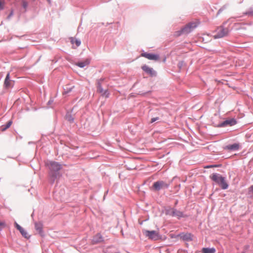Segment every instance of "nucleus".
Listing matches in <instances>:
<instances>
[{
	"instance_id": "f257e3e1",
	"label": "nucleus",
	"mask_w": 253,
	"mask_h": 253,
	"mask_svg": "<svg viewBox=\"0 0 253 253\" xmlns=\"http://www.w3.org/2000/svg\"><path fill=\"white\" fill-rule=\"evenodd\" d=\"M45 166L49 170L48 172L49 182L53 184L57 178L62 176L60 170L62 169V166L58 162L49 161L45 163Z\"/></svg>"
},
{
	"instance_id": "f03ea898",
	"label": "nucleus",
	"mask_w": 253,
	"mask_h": 253,
	"mask_svg": "<svg viewBox=\"0 0 253 253\" xmlns=\"http://www.w3.org/2000/svg\"><path fill=\"white\" fill-rule=\"evenodd\" d=\"M177 179L179 180V178L175 176L168 182L161 180L156 181L153 183L151 190L154 192H158L161 190L167 189L173 181Z\"/></svg>"
},
{
	"instance_id": "7ed1b4c3",
	"label": "nucleus",
	"mask_w": 253,
	"mask_h": 253,
	"mask_svg": "<svg viewBox=\"0 0 253 253\" xmlns=\"http://www.w3.org/2000/svg\"><path fill=\"white\" fill-rule=\"evenodd\" d=\"M237 120L234 118H228L218 124H213L215 127H225L227 126H232L237 124Z\"/></svg>"
},
{
	"instance_id": "20e7f679",
	"label": "nucleus",
	"mask_w": 253,
	"mask_h": 253,
	"mask_svg": "<svg viewBox=\"0 0 253 253\" xmlns=\"http://www.w3.org/2000/svg\"><path fill=\"white\" fill-rule=\"evenodd\" d=\"M143 234L149 239L152 241H158L159 237V232L158 231L152 230H143Z\"/></svg>"
},
{
	"instance_id": "39448f33",
	"label": "nucleus",
	"mask_w": 253,
	"mask_h": 253,
	"mask_svg": "<svg viewBox=\"0 0 253 253\" xmlns=\"http://www.w3.org/2000/svg\"><path fill=\"white\" fill-rule=\"evenodd\" d=\"M198 23V22H191L182 27L181 29L183 35H188L195 28L197 27Z\"/></svg>"
},
{
	"instance_id": "423d86ee",
	"label": "nucleus",
	"mask_w": 253,
	"mask_h": 253,
	"mask_svg": "<svg viewBox=\"0 0 253 253\" xmlns=\"http://www.w3.org/2000/svg\"><path fill=\"white\" fill-rule=\"evenodd\" d=\"M230 31L228 28H225L223 25H221L218 29L216 34L214 35V38L215 39H220L227 36Z\"/></svg>"
},
{
	"instance_id": "0eeeda50",
	"label": "nucleus",
	"mask_w": 253,
	"mask_h": 253,
	"mask_svg": "<svg viewBox=\"0 0 253 253\" xmlns=\"http://www.w3.org/2000/svg\"><path fill=\"white\" fill-rule=\"evenodd\" d=\"M141 56L144 57L149 60L155 61L159 60L160 59L159 54L153 52H145L144 50H142L141 53Z\"/></svg>"
},
{
	"instance_id": "6e6552de",
	"label": "nucleus",
	"mask_w": 253,
	"mask_h": 253,
	"mask_svg": "<svg viewBox=\"0 0 253 253\" xmlns=\"http://www.w3.org/2000/svg\"><path fill=\"white\" fill-rule=\"evenodd\" d=\"M141 68L143 72L151 78L156 77L157 76V71H156L153 68L150 67L146 64L143 65Z\"/></svg>"
},
{
	"instance_id": "1a4fd4ad",
	"label": "nucleus",
	"mask_w": 253,
	"mask_h": 253,
	"mask_svg": "<svg viewBox=\"0 0 253 253\" xmlns=\"http://www.w3.org/2000/svg\"><path fill=\"white\" fill-rule=\"evenodd\" d=\"M14 227L19 231L22 236L26 239H30L31 235H29L28 233L25 230L24 228H23L21 225H20L16 221L14 222Z\"/></svg>"
},
{
	"instance_id": "9d476101",
	"label": "nucleus",
	"mask_w": 253,
	"mask_h": 253,
	"mask_svg": "<svg viewBox=\"0 0 253 253\" xmlns=\"http://www.w3.org/2000/svg\"><path fill=\"white\" fill-rule=\"evenodd\" d=\"M179 239L184 242H190L193 240L194 235L189 232H182L178 234Z\"/></svg>"
},
{
	"instance_id": "9b49d317",
	"label": "nucleus",
	"mask_w": 253,
	"mask_h": 253,
	"mask_svg": "<svg viewBox=\"0 0 253 253\" xmlns=\"http://www.w3.org/2000/svg\"><path fill=\"white\" fill-rule=\"evenodd\" d=\"M14 85V81L10 79V73L8 72L4 79L3 86L5 88L8 89L13 87Z\"/></svg>"
},
{
	"instance_id": "f8f14e48",
	"label": "nucleus",
	"mask_w": 253,
	"mask_h": 253,
	"mask_svg": "<svg viewBox=\"0 0 253 253\" xmlns=\"http://www.w3.org/2000/svg\"><path fill=\"white\" fill-rule=\"evenodd\" d=\"M171 216L175 217L178 219H181L182 218L187 217L188 215L183 213V212L177 210L174 208H172L171 211Z\"/></svg>"
},
{
	"instance_id": "ddd939ff",
	"label": "nucleus",
	"mask_w": 253,
	"mask_h": 253,
	"mask_svg": "<svg viewBox=\"0 0 253 253\" xmlns=\"http://www.w3.org/2000/svg\"><path fill=\"white\" fill-rule=\"evenodd\" d=\"M35 229L39 234V235L42 238L45 237V233L43 230V224L41 222H36L35 223Z\"/></svg>"
},
{
	"instance_id": "4468645a",
	"label": "nucleus",
	"mask_w": 253,
	"mask_h": 253,
	"mask_svg": "<svg viewBox=\"0 0 253 253\" xmlns=\"http://www.w3.org/2000/svg\"><path fill=\"white\" fill-rule=\"evenodd\" d=\"M225 176H222L219 173L214 172L210 175V178L216 184H218Z\"/></svg>"
},
{
	"instance_id": "2eb2a0df",
	"label": "nucleus",
	"mask_w": 253,
	"mask_h": 253,
	"mask_svg": "<svg viewBox=\"0 0 253 253\" xmlns=\"http://www.w3.org/2000/svg\"><path fill=\"white\" fill-rule=\"evenodd\" d=\"M74 107L70 110L66 111V115L65 116V119L68 121L70 124H73L74 123L75 119L72 115L73 112Z\"/></svg>"
},
{
	"instance_id": "dca6fc26",
	"label": "nucleus",
	"mask_w": 253,
	"mask_h": 253,
	"mask_svg": "<svg viewBox=\"0 0 253 253\" xmlns=\"http://www.w3.org/2000/svg\"><path fill=\"white\" fill-rule=\"evenodd\" d=\"M103 237L100 233L95 235L91 240L92 245H96L104 242Z\"/></svg>"
},
{
	"instance_id": "f3484780",
	"label": "nucleus",
	"mask_w": 253,
	"mask_h": 253,
	"mask_svg": "<svg viewBox=\"0 0 253 253\" xmlns=\"http://www.w3.org/2000/svg\"><path fill=\"white\" fill-rule=\"evenodd\" d=\"M240 147L239 143H234L226 145L223 147L224 150H228L231 151H236L239 149Z\"/></svg>"
},
{
	"instance_id": "a211bd4d",
	"label": "nucleus",
	"mask_w": 253,
	"mask_h": 253,
	"mask_svg": "<svg viewBox=\"0 0 253 253\" xmlns=\"http://www.w3.org/2000/svg\"><path fill=\"white\" fill-rule=\"evenodd\" d=\"M90 60L88 58L85 59L84 61H80L76 63V65L78 67L83 68L86 65H88L90 64Z\"/></svg>"
},
{
	"instance_id": "6ab92c4d",
	"label": "nucleus",
	"mask_w": 253,
	"mask_h": 253,
	"mask_svg": "<svg viewBox=\"0 0 253 253\" xmlns=\"http://www.w3.org/2000/svg\"><path fill=\"white\" fill-rule=\"evenodd\" d=\"M219 186L222 190H226L229 188V185L226 181V178L225 177L222 180H221L220 182L218 184Z\"/></svg>"
},
{
	"instance_id": "aec40b11",
	"label": "nucleus",
	"mask_w": 253,
	"mask_h": 253,
	"mask_svg": "<svg viewBox=\"0 0 253 253\" xmlns=\"http://www.w3.org/2000/svg\"><path fill=\"white\" fill-rule=\"evenodd\" d=\"M202 253H215L216 249L214 247H204L201 250Z\"/></svg>"
},
{
	"instance_id": "412c9836",
	"label": "nucleus",
	"mask_w": 253,
	"mask_h": 253,
	"mask_svg": "<svg viewBox=\"0 0 253 253\" xmlns=\"http://www.w3.org/2000/svg\"><path fill=\"white\" fill-rule=\"evenodd\" d=\"M12 123H13L12 120H10L8 122H7L6 123V124L1 126H0L1 131H5L6 129H7L8 128H9L10 127V126L12 124Z\"/></svg>"
},
{
	"instance_id": "4be33fe9",
	"label": "nucleus",
	"mask_w": 253,
	"mask_h": 253,
	"mask_svg": "<svg viewBox=\"0 0 253 253\" xmlns=\"http://www.w3.org/2000/svg\"><path fill=\"white\" fill-rule=\"evenodd\" d=\"M187 63L184 60H180L177 64V67L178 68V73H180L183 67H186Z\"/></svg>"
},
{
	"instance_id": "5701e85b",
	"label": "nucleus",
	"mask_w": 253,
	"mask_h": 253,
	"mask_svg": "<svg viewBox=\"0 0 253 253\" xmlns=\"http://www.w3.org/2000/svg\"><path fill=\"white\" fill-rule=\"evenodd\" d=\"M70 42L72 44H75L77 46H79L81 44V41L80 39H77L73 37L70 38Z\"/></svg>"
},
{
	"instance_id": "b1692460",
	"label": "nucleus",
	"mask_w": 253,
	"mask_h": 253,
	"mask_svg": "<svg viewBox=\"0 0 253 253\" xmlns=\"http://www.w3.org/2000/svg\"><path fill=\"white\" fill-rule=\"evenodd\" d=\"M75 86H69V85H67L65 87H63L64 91L63 92V94H66L71 92L73 88H74Z\"/></svg>"
},
{
	"instance_id": "393cba45",
	"label": "nucleus",
	"mask_w": 253,
	"mask_h": 253,
	"mask_svg": "<svg viewBox=\"0 0 253 253\" xmlns=\"http://www.w3.org/2000/svg\"><path fill=\"white\" fill-rule=\"evenodd\" d=\"M244 15L253 17V7H250L249 10L244 12Z\"/></svg>"
},
{
	"instance_id": "a878e982",
	"label": "nucleus",
	"mask_w": 253,
	"mask_h": 253,
	"mask_svg": "<svg viewBox=\"0 0 253 253\" xmlns=\"http://www.w3.org/2000/svg\"><path fill=\"white\" fill-rule=\"evenodd\" d=\"M96 88L98 92L101 93V92H103L104 89L99 82L96 83Z\"/></svg>"
},
{
	"instance_id": "bb28decb",
	"label": "nucleus",
	"mask_w": 253,
	"mask_h": 253,
	"mask_svg": "<svg viewBox=\"0 0 253 253\" xmlns=\"http://www.w3.org/2000/svg\"><path fill=\"white\" fill-rule=\"evenodd\" d=\"M182 35H183V33L181 29L179 30L174 32V33H173V36L176 38L179 37Z\"/></svg>"
},
{
	"instance_id": "cd10ccee",
	"label": "nucleus",
	"mask_w": 253,
	"mask_h": 253,
	"mask_svg": "<svg viewBox=\"0 0 253 253\" xmlns=\"http://www.w3.org/2000/svg\"><path fill=\"white\" fill-rule=\"evenodd\" d=\"M101 94L102 97H104L105 98H108L110 96V92L108 89L104 90L103 92H101Z\"/></svg>"
},
{
	"instance_id": "c85d7f7f",
	"label": "nucleus",
	"mask_w": 253,
	"mask_h": 253,
	"mask_svg": "<svg viewBox=\"0 0 253 253\" xmlns=\"http://www.w3.org/2000/svg\"><path fill=\"white\" fill-rule=\"evenodd\" d=\"M172 208L169 207V208H165V214L167 215H170L171 216V211H172Z\"/></svg>"
},
{
	"instance_id": "c756f323",
	"label": "nucleus",
	"mask_w": 253,
	"mask_h": 253,
	"mask_svg": "<svg viewBox=\"0 0 253 253\" xmlns=\"http://www.w3.org/2000/svg\"><path fill=\"white\" fill-rule=\"evenodd\" d=\"M151 93V90H148V91H145V92L139 91L138 92L136 93V94L138 95H140L142 96H145L147 94H150Z\"/></svg>"
},
{
	"instance_id": "7c9ffc66",
	"label": "nucleus",
	"mask_w": 253,
	"mask_h": 253,
	"mask_svg": "<svg viewBox=\"0 0 253 253\" xmlns=\"http://www.w3.org/2000/svg\"><path fill=\"white\" fill-rule=\"evenodd\" d=\"M221 166V164H215V165H207L205 167V168L209 169L211 168H219Z\"/></svg>"
},
{
	"instance_id": "2f4dec72",
	"label": "nucleus",
	"mask_w": 253,
	"mask_h": 253,
	"mask_svg": "<svg viewBox=\"0 0 253 253\" xmlns=\"http://www.w3.org/2000/svg\"><path fill=\"white\" fill-rule=\"evenodd\" d=\"M248 195L251 196H253V184L251 185L248 188Z\"/></svg>"
},
{
	"instance_id": "473e14b6",
	"label": "nucleus",
	"mask_w": 253,
	"mask_h": 253,
	"mask_svg": "<svg viewBox=\"0 0 253 253\" xmlns=\"http://www.w3.org/2000/svg\"><path fill=\"white\" fill-rule=\"evenodd\" d=\"M169 236L170 237V238H171V239H176L175 241H177L178 238H179V237L178 236V234H175L171 233V234H170L169 235Z\"/></svg>"
},
{
	"instance_id": "72a5a7b5",
	"label": "nucleus",
	"mask_w": 253,
	"mask_h": 253,
	"mask_svg": "<svg viewBox=\"0 0 253 253\" xmlns=\"http://www.w3.org/2000/svg\"><path fill=\"white\" fill-rule=\"evenodd\" d=\"M167 239V237L165 235H162L159 234V237L158 238V240H161V241H165Z\"/></svg>"
},
{
	"instance_id": "f704fd0d",
	"label": "nucleus",
	"mask_w": 253,
	"mask_h": 253,
	"mask_svg": "<svg viewBox=\"0 0 253 253\" xmlns=\"http://www.w3.org/2000/svg\"><path fill=\"white\" fill-rule=\"evenodd\" d=\"M13 14H14V10L13 9H11L10 10V11L9 14L8 15V16L6 17V19L8 20H9L11 19V17L13 16Z\"/></svg>"
},
{
	"instance_id": "c9c22d12",
	"label": "nucleus",
	"mask_w": 253,
	"mask_h": 253,
	"mask_svg": "<svg viewBox=\"0 0 253 253\" xmlns=\"http://www.w3.org/2000/svg\"><path fill=\"white\" fill-rule=\"evenodd\" d=\"M180 188H181L180 184H176L174 186V190L175 191L176 193H177L179 191V190H180Z\"/></svg>"
},
{
	"instance_id": "e433bc0d",
	"label": "nucleus",
	"mask_w": 253,
	"mask_h": 253,
	"mask_svg": "<svg viewBox=\"0 0 253 253\" xmlns=\"http://www.w3.org/2000/svg\"><path fill=\"white\" fill-rule=\"evenodd\" d=\"M5 2L3 0H0V10H2L4 8Z\"/></svg>"
},
{
	"instance_id": "4c0bfd02",
	"label": "nucleus",
	"mask_w": 253,
	"mask_h": 253,
	"mask_svg": "<svg viewBox=\"0 0 253 253\" xmlns=\"http://www.w3.org/2000/svg\"><path fill=\"white\" fill-rule=\"evenodd\" d=\"M28 6V2L26 1H25V0H23L22 1V7L24 9H25V11H26V9L27 8Z\"/></svg>"
},
{
	"instance_id": "58836bf2",
	"label": "nucleus",
	"mask_w": 253,
	"mask_h": 253,
	"mask_svg": "<svg viewBox=\"0 0 253 253\" xmlns=\"http://www.w3.org/2000/svg\"><path fill=\"white\" fill-rule=\"evenodd\" d=\"M6 226V224L4 221H1L0 220V229L1 230L2 229L5 228Z\"/></svg>"
},
{
	"instance_id": "ea45409f",
	"label": "nucleus",
	"mask_w": 253,
	"mask_h": 253,
	"mask_svg": "<svg viewBox=\"0 0 253 253\" xmlns=\"http://www.w3.org/2000/svg\"><path fill=\"white\" fill-rule=\"evenodd\" d=\"M159 120H160V118L158 117L152 118L151 119L150 123H153L155 122L156 121H158Z\"/></svg>"
},
{
	"instance_id": "a19ab883",
	"label": "nucleus",
	"mask_w": 253,
	"mask_h": 253,
	"mask_svg": "<svg viewBox=\"0 0 253 253\" xmlns=\"http://www.w3.org/2000/svg\"><path fill=\"white\" fill-rule=\"evenodd\" d=\"M104 80H105V78H101L97 80L96 83H99V82L100 83V84H101L103 82H104Z\"/></svg>"
},
{
	"instance_id": "79ce46f5",
	"label": "nucleus",
	"mask_w": 253,
	"mask_h": 253,
	"mask_svg": "<svg viewBox=\"0 0 253 253\" xmlns=\"http://www.w3.org/2000/svg\"><path fill=\"white\" fill-rule=\"evenodd\" d=\"M54 99L52 98H50V99L48 100V101L47 103V105H49L51 104L53 102Z\"/></svg>"
},
{
	"instance_id": "37998d69",
	"label": "nucleus",
	"mask_w": 253,
	"mask_h": 253,
	"mask_svg": "<svg viewBox=\"0 0 253 253\" xmlns=\"http://www.w3.org/2000/svg\"><path fill=\"white\" fill-rule=\"evenodd\" d=\"M222 12V9H221L220 8L218 10L217 12V16L219 14H220L221 12Z\"/></svg>"
},
{
	"instance_id": "c03bdc74",
	"label": "nucleus",
	"mask_w": 253,
	"mask_h": 253,
	"mask_svg": "<svg viewBox=\"0 0 253 253\" xmlns=\"http://www.w3.org/2000/svg\"><path fill=\"white\" fill-rule=\"evenodd\" d=\"M226 6L225 5H224L222 6L220 8V9H222V11H223L224 10H225V9H226Z\"/></svg>"
},
{
	"instance_id": "a18cd8bd",
	"label": "nucleus",
	"mask_w": 253,
	"mask_h": 253,
	"mask_svg": "<svg viewBox=\"0 0 253 253\" xmlns=\"http://www.w3.org/2000/svg\"><path fill=\"white\" fill-rule=\"evenodd\" d=\"M178 203V200H176L174 203V206H176Z\"/></svg>"
},
{
	"instance_id": "49530a36",
	"label": "nucleus",
	"mask_w": 253,
	"mask_h": 253,
	"mask_svg": "<svg viewBox=\"0 0 253 253\" xmlns=\"http://www.w3.org/2000/svg\"><path fill=\"white\" fill-rule=\"evenodd\" d=\"M35 143H36V142H34V141H29V142H28V144H29V145H30V144H35Z\"/></svg>"
},
{
	"instance_id": "de8ad7c7",
	"label": "nucleus",
	"mask_w": 253,
	"mask_h": 253,
	"mask_svg": "<svg viewBox=\"0 0 253 253\" xmlns=\"http://www.w3.org/2000/svg\"><path fill=\"white\" fill-rule=\"evenodd\" d=\"M126 169L128 170H131V169H133V168H130L129 167H127V168H126Z\"/></svg>"
},
{
	"instance_id": "09e8293b",
	"label": "nucleus",
	"mask_w": 253,
	"mask_h": 253,
	"mask_svg": "<svg viewBox=\"0 0 253 253\" xmlns=\"http://www.w3.org/2000/svg\"><path fill=\"white\" fill-rule=\"evenodd\" d=\"M47 1L48 2L49 4L51 3V0H47Z\"/></svg>"
},
{
	"instance_id": "8fccbe9b",
	"label": "nucleus",
	"mask_w": 253,
	"mask_h": 253,
	"mask_svg": "<svg viewBox=\"0 0 253 253\" xmlns=\"http://www.w3.org/2000/svg\"><path fill=\"white\" fill-rule=\"evenodd\" d=\"M186 179H185V180H182V182L184 183L186 182Z\"/></svg>"
},
{
	"instance_id": "3c124183",
	"label": "nucleus",
	"mask_w": 253,
	"mask_h": 253,
	"mask_svg": "<svg viewBox=\"0 0 253 253\" xmlns=\"http://www.w3.org/2000/svg\"><path fill=\"white\" fill-rule=\"evenodd\" d=\"M108 192V190L106 191V192L105 193V194H107Z\"/></svg>"
},
{
	"instance_id": "603ef678",
	"label": "nucleus",
	"mask_w": 253,
	"mask_h": 253,
	"mask_svg": "<svg viewBox=\"0 0 253 253\" xmlns=\"http://www.w3.org/2000/svg\"><path fill=\"white\" fill-rule=\"evenodd\" d=\"M239 24H240V23H235L236 25H239Z\"/></svg>"
},
{
	"instance_id": "864d4df0",
	"label": "nucleus",
	"mask_w": 253,
	"mask_h": 253,
	"mask_svg": "<svg viewBox=\"0 0 253 253\" xmlns=\"http://www.w3.org/2000/svg\"><path fill=\"white\" fill-rule=\"evenodd\" d=\"M166 60V58H165L163 60V61H164V62H165Z\"/></svg>"
},
{
	"instance_id": "5fc2aeb1",
	"label": "nucleus",
	"mask_w": 253,
	"mask_h": 253,
	"mask_svg": "<svg viewBox=\"0 0 253 253\" xmlns=\"http://www.w3.org/2000/svg\"><path fill=\"white\" fill-rule=\"evenodd\" d=\"M186 245L187 247L188 246V243H186Z\"/></svg>"
},
{
	"instance_id": "6e6d98bb",
	"label": "nucleus",
	"mask_w": 253,
	"mask_h": 253,
	"mask_svg": "<svg viewBox=\"0 0 253 253\" xmlns=\"http://www.w3.org/2000/svg\"><path fill=\"white\" fill-rule=\"evenodd\" d=\"M32 216H34V213H33L31 215Z\"/></svg>"
},
{
	"instance_id": "4d7b16f0",
	"label": "nucleus",
	"mask_w": 253,
	"mask_h": 253,
	"mask_svg": "<svg viewBox=\"0 0 253 253\" xmlns=\"http://www.w3.org/2000/svg\"><path fill=\"white\" fill-rule=\"evenodd\" d=\"M121 253L120 252H117V253Z\"/></svg>"
}]
</instances>
